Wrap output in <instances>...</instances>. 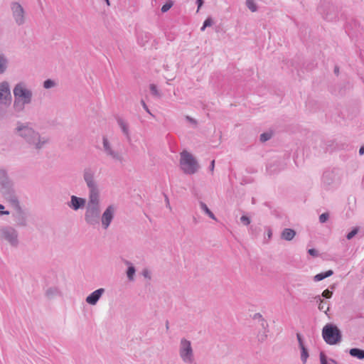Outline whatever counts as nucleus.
<instances>
[{"label":"nucleus","instance_id":"nucleus-9","mask_svg":"<svg viewBox=\"0 0 364 364\" xmlns=\"http://www.w3.org/2000/svg\"><path fill=\"white\" fill-rule=\"evenodd\" d=\"M102 150L105 155L114 162L119 164H124V157L122 153L114 148L107 136L102 137Z\"/></svg>","mask_w":364,"mask_h":364},{"label":"nucleus","instance_id":"nucleus-7","mask_svg":"<svg viewBox=\"0 0 364 364\" xmlns=\"http://www.w3.org/2000/svg\"><path fill=\"white\" fill-rule=\"evenodd\" d=\"M0 240L12 247H17L20 243L17 230L11 225L0 226Z\"/></svg>","mask_w":364,"mask_h":364},{"label":"nucleus","instance_id":"nucleus-21","mask_svg":"<svg viewBox=\"0 0 364 364\" xmlns=\"http://www.w3.org/2000/svg\"><path fill=\"white\" fill-rule=\"evenodd\" d=\"M296 235V232L291 228H284L282 232L281 237L287 241H291Z\"/></svg>","mask_w":364,"mask_h":364},{"label":"nucleus","instance_id":"nucleus-31","mask_svg":"<svg viewBox=\"0 0 364 364\" xmlns=\"http://www.w3.org/2000/svg\"><path fill=\"white\" fill-rule=\"evenodd\" d=\"M358 231H359V227L354 228L350 232H349L346 235V238L349 240H351L353 237H355L358 234Z\"/></svg>","mask_w":364,"mask_h":364},{"label":"nucleus","instance_id":"nucleus-22","mask_svg":"<svg viewBox=\"0 0 364 364\" xmlns=\"http://www.w3.org/2000/svg\"><path fill=\"white\" fill-rule=\"evenodd\" d=\"M9 65L8 58L3 54L0 55V75L4 74Z\"/></svg>","mask_w":364,"mask_h":364},{"label":"nucleus","instance_id":"nucleus-25","mask_svg":"<svg viewBox=\"0 0 364 364\" xmlns=\"http://www.w3.org/2000/svg\"><path fill=\"white\" fill-rule=\"evenodd\" d=\"M316 302L318 303V309L327 314V311L329 310V306H326V304L323 302V299L319 296L316 297Z\"/></svg>","mask_w":364,"mask_h":364},{"label":"nucleus","instance_id":"nucleus-56","mask_svg":"<svg viewBox=\"0 0 364 364\" xmlns=\"http://www.w3.org/2000/svg\"><path fill=\"white\" fill-rule=\"evenodd\" d=\"M166 328H168V323H166Z\"/></svg>","mask_w":364,"mask_h":364},{"label":"nucleus","instance_id":"nucleus-13","mask_svg":"<svg viewBox=\"0 0 364 364\" xmlns=\"http://www.w3.org/2000/svg\"><path fill=\"white\" fill-rule=\"evenodd\" d=\"M0 192L2 194L3 197L5 198V200L8 203H9V204L14 209L21 206L18 196H17L16 191L14 188V186L11 187L10 188H7L4 191H1Z\"/></svg>","mask_w":364,"mask_h":364},{"label":"nucleus","instance_id":"nucleus-4","mask_svg":"<svg viewBox=\"0 0 364 364\" xmlns=\"http://www.w3.org/2000/svg\"><path fill=\"white\" fill-rule=\"evenodd\" d=\"M178 356L184 364H196V359L192 343L190 340L181 338L178 348Z\"/></svg>","mask_w":364,"mask_h":364},{"label":"nucleus","instance_id":"nucleus-54","mask_svg":"<svg viewBox=\"0 0 364 364\" xmlns=\"http://www.w3.org/2000/svg\"><path fill=\"white\" fill-rule=\"evenodd\" d=\"M166 200L167 204L169 205V201H168V198L167 197H166Z\"/></svg>","mask_w":364,"mask_h":364},{"label":"nucleus","instance_id":"nucleus-17","mask_svg":"<svg viewBox=\"0 0 364 364\" xmlns=\"http://www.w3.org/2000/svg\"><path fill=\"white\" fill-rule=\"evenodd\" d=\"M13 186V182L10 180L7 172L4 169H0V191Z\"/></svg>","mask_w":364,"mask_h":364},{"label":"nucleus","instance_id":"nucleus-16","mask_svg":"<svg viewBox=\"0 0 364 364\" xmlns=\"http://www.w3.org/2000/svg\"><path fill=\"white\" fill-rule=\"evenodd\" d=\"M105 289L104 288H100L92 291L90 294H89L86 299V302L92 306H95L97 304L98 301L100 299L102 296L105 294Z\"/></svg>","mask_w":364,"mask_h":364},{"label":"nucleus","instance_id":"nucleus-20","mask_svg":"<svg viewBox=\"0 0 364 364\" xmlns=\"http://www.w3.org/2000/svg\"><path fill=\"white\" fill-rule=\"evenodd\" d=\"M326 9L333 10V6L328 3H323L318 9L319 12L322 14L324 18L331 20L333 18L329 16L328 12H326Z\"/></svg>","mask_w":364,"mask_h":364},{"label":"nucleus","instance_id":"nucleus-30","mask_svg":"<svg viewBox=\"0 0 364 364\" xmlns=\"http://www.w3.org/2000/svg\"><path fill=\"white\" fill-rule=\"evenodd\" d=\"M149 88H150V91L151 92V94L156 97H161V92H159V90H158L157 87L156 85L154 84H151L150 86H149Z\"/></svg>","mask_w":364,"mask_h":364},{"label":"nucleus","instance_id":"nucleus-49","mask_svg":"<svg viewBox=\"0 0 364 364\" xmlns=\"http://www.w3.org/2000/svg\"><path fill=\"white\" fill-rule=\"evenodd\" d=\"M197 4H198V10L202 6L203 4V0H197Z\"/></svg>","mask_w":364,"mask_h":364},{"label":"nucleus","instance_id":"nucleus-15","mask_svg":"<svg viewBox=\"0 0 364 364\" xmlns=\"http://www.w3.org/2000/svg\"><path fill=\"white\" fill-rule=\"evenodd\" d=\"M14 212L12 213V216L18 227H26L27 225L26 215L21 208V206L14 209Z\"/></svg>","mask_w":364,"mask_h":364},{"label":"nucleus","instance_id":"nucleus-47","mask_svg":"<svg viewBox=\"0 0 364 364\" xmlns=\"http://www.w3.org/2000/svg\"><path fill=\"white\" fill-rule=\"evenodd\" d=\"M143 40H145V38L143 37L141 38V35L138 37V43L141 45V46H144V42H143Z\"/></svg>","mask_w":364,"mask_h":364},{"label":"nucleus","instance_id":"nucleus-6","mask_svg":"<svg viewBox=\"0 0 364 364\" xmlns=\"http://www.w3.org/2000/svg\"><path fill=\"white\" fill-rule=\"evenodd\" d=\"M12 95L10 83L6 80L0 82V117L6 114V109L11 105Z\"/></svg>","mask_w":364,"mask_h":364},{"label":"nucleus","instance_id":"nucleus-50","mask_svg":"<svg viewBox=\"0 0 364 364\" xmlns=\"http://www.w3.org/2000/svg\"><path fill=\"white\" fill-rule=\"evenodd\" d=\"M214 167H215V161H214V160H213V161H211L210 165V167H209V168H210V170L211 171H213V170H214Z\"/></svg>","mask_w":364,"mask_h":364},{"label":"nucleus","instance_id":"nucleus-44","mask_svg":"<svg viewBox=\"0 0 364 364\" xmlns=\"http://www.w3.org/2000/svg\"><path fill=\"white\" fill-rule=\"evenodd\" d=\"M4 206L3 205L0 204V216L4 215H7L10 214L9 211L4 210Z\"/></svg>","mask_w":364,"mask_h":364},{"label":"nucleus","instance_id":"nucleus-40","mask_svg":"<svg viewBox=\"0 0 364 364\" xmlns=\"http://www.w3.org/2000/svg\"><path fill=\"white\" fill-rule=\"evenodd\" d=\"M186 119L189 123H191L193 127H196L197 126V121H196L195 119H193V118H192V117H189V116H186Z\"/></svg>","mask_w":364,"mask_h":364},{"label":"nucleus","instance_id":"nucleus-3","mask_svg":"<svg viewBox=\"0 0 364 364\" xmlns=\"http://www.w3.org/2000/svg\"><path fill=\"white\" fill-rule=\"evenodd\" d=\"M13 109L15 113L19 114L25 110L26 106L31 105L33 100L32 89L24 81L17 82L13 88Z\"/></svg>","mask_w":364,"mask_h":364},{"label":"nucleus","instance_id":"nucleus-34","mask_svg":"<svg viewBox=\"0 0 364 364\" xmlns=\"http://www.w3.org/2000/svg\"><path fill=\"white\" fill-rule=\"evenodd\" d=\"M329 218V214L328 213H323L319 216V222L321 223H326Z\"/></svg>","mask_w":364,"mask_h":364},{"label":"nucleus","instance_id":"nucleus-26","mask_svg":"<svg viewBox=\"0 0 364 364\" xmlns=\"http://www.w3.org/2000/svg\"><path fill=\"white\" fill-rule=\"evenodd\" d=\"M200 208L212 219L216 220L215 215L210 210L208 207L203 202L200 203Z\"/></svg>","mask_w":364,"mask_h":364},{"label":"nucleus","instance_id":"nucleus-36","mask_svg":"<svg viewBox=\"0 0 364 364\" xmlns=\"http://www.w3.org/2000/svg\"><path fill=\"white\" fill-rule=\"evenodd\" d=\"M58 293V291L56 288H50L46 291V294L48 296H54Z\"/></svg>","mask_w":364,"mask_h":364},{"label":"nucleus","instance_id":"nucleus-46","mask_svg":"<svg viewBox=\"0 0 364 364\" xmlns=\"http://www.w3.org/2000/svg\"><path fill=\"white\" fill-rule=\"evenodd\" d=\"M272 230L269 228H267V237L265 236L264 237V240L267 239V241H268V240H269L272 238Z\"/></svg>","mask_w":364,"mask_h":364},{"label":"nucleus","instance_id":"nucleus-2","mask_svg":"<svg viewBox=\"0 0 364 364\" xmlns=\"http://www.w3.org/2000/svg\"><path fill=\"white\" fill-rule=\"evenodd\" d=\"M14 133L36 150L42 149L50 142L49 136L41 135L30 122H17Z\"/></svg>","mask_w":364,"mask_h":364},{"label":"nucleus","instance_id":"nucleus-32","mask_svg":"<svg viewBox=\"0 0 364 364\" xmlns=\"http://www.w3.org/2000/svg\"><path fill=\"white\" fill-rule=\"evenodd\" d=\"M272 137V134L269 132H264L260 135V141L262 142H265L270 139Z\"/></svg>","mask_w":364,"mask_h":364},{"label":"nucleus","instance_id":"nucleus-55","mask_svg":"<svg viewBox=\"0 0 364 364\" xmlns=\"http://www.w3.org/2000/svg\"><path fill=\"white\" fill-rule=\"evenodd\" d=\"M105 1H106V3H107V5H109V0H105Z\"/></svg>","mask_w":364,"mask_h":364},{"label":"nucleus","instance_id":"nucleus-37","mask_svg":"<svg viewBox=\"0 0 364 364\" xmlns=\"http://www.w3.org/2000/svg\"><path fill=\"white\" fill-rule=\"evenodd\" d=\"M257 338H258V341H259L264 342L267 339V332L264 331L262 333H259L258 336H257Z\"/></svg>","mask_w":364,"mask_h":364},{"label":"nucleus","instance_id":"nucleus-29","mask_svg":"<svg viewBox=\"0 0 364 364\" xmlns=\"http://www.w3.org/2000/svg\"><path fill=\"white\" fill-rule=\"evenodd\" d=\"M246 6L252 12H255L257 10V6L254 0H246Z\"/></svg>","mask_w":364,"mask_h":364},{"label":"nucleus","instance_id":"nucleus-48","mask_svg":"<svg viewBox=\"0 0 364 364\" xmlns=\"http://www.w3.org/2000/svg\"><path fill=\"white\" fill-rule=\"evenodd\" d=\"M141 37L143 38L144 37L145 38V41H147L149 38H150V36L149 33H141Z\"/></svg>","mask_w":364,"mask_h":364},{"label":"nucleus","instance_id":"nucleus-28","mask_svg":"<svg viewBox=\"0 0 364 364\" xmlns=\"http://www.w3.org/2000/svg\"><path fill=\"white\" fill-rule=\"evenodd\" d=\"M58 83L56 81L51 79H48L43 82V86L45 89H51L56 87Z\"/></svg>","mask_w":364,"mask_h":364},{"label":"nucleus","instance_id":"nucleus-35","mask_svg":"<svg viewBox=\"0 0 364 364\" xmlns=\"http://www.w3.org/2000/svg\"><path fill=\"white\" fill-rule=\"evenodd\" d=\"M141 274L146 279H148L149 280L151 279V273L150 270L146 268L142 270Z\"/></svg>","mask_w":364,"mask_h":364},{"label":"nucleus","instance_id":"nucleus-43","mask_svg":"<svg viewBox=\"0 0 364 364\" xmlns=\"http://www.w3.org/2000/svg\"><path fill=\"white\" fill-rule=\"evenodd\" d=\"M296 338H297L299 348L301 347L302 346H304L302 336L300 333L296 334Z\"/></svg>","mask_w":364,"mask_h":364},{"label":"nucleus","instance_id":"nucleus-45","mask_svg":"<svg viewBox=\"0 0 364 364\" xmlns=\"http://www.w3.org/2000/svg\"><path fill=\"white\" fill-rule=\"evenodd\" d=\"M308 253H309L310 255L313 256V257H318V251H317L316 250H315V249H309V250H308Z\"/></svg>","mask_w":364,"mask_h":364},{"label":"nucleus","instance_id":"nucleus-42","mask_svg":"<svg viewBox=\"0 0 364 364\" xmlns=\"http://www.w3.org/2000/svg\"><path fill=\"white\" fill-rule=\"evenodd\" d=\"M141 104L147 113H149L151 116H154L143 100H141Z\"/></svg>","mask_w":364,"mask_h":364},{"label":"nucleus","instance_id":"nucleus-33","mask_svg":"<svg viewBox=\"0 0 364 364\" xmlns=\"http://www.w3.org/2000/svg\"><path fill=\"white\" fill-rule=\"evenodd\" d=\"M173 6V2L171 1H167L162 7H161V11L163 13H165L168 11Z\"/></svg>","mask_w":364,"mask_h":364},{"label":"nucleus","instance_id":"nucleus-41","mask_svg":"<svg viewBox=\"0 0 364 364\" xmlns=\"http://www.w3.org/2000/svg\"><path fill=\"white\" fill-rule=\"evenodd\" d=\"M213 20L210 17H208L205 19V21H204L203 24H204V27H208V26H211L213 25Z\"/></svg>","mask_w":364,"mask_h":364},{"label":"nucleus","instance_id":"nucleus-27","mask_svg":"<svg viewBox=\"0 0 364 364\" xmlns=\"http://www.w3.org/2000/svg\"><path fill=\"white\" fill-rule=\"evenodd\" d=\"M301 349V360L303 363H306L307 358H309V352L305 346H302L299 348Z\"/></svg>","mask_w":364,"mask_h":364},{"label":"nucleus","instance_id":"nucleus-18","mask_svg":"<svg viewBox=\"0 0 364 364\" xmlns=\"http://www.w3.org/2000/svg\"><path fill=\"white\" fill-rule=\"evenodd\" d=\"M117 122L120 127L123 134L126 136L127 139L129 141L131 140V135L129 132V123L122 117L117 118Z\"/></svg>","mask_w":364,"mask_h":364},{"label":"nucleus","instance_id":"nucleus-10","mask_svg":"<svg viewBox=\"0 0 364 364\" xmlns=\"http://www.w3.org/2000/svg\"><path fill=\"white\" fill-rule=\"evenodd\" d=\"M11 16L15 23L23 26L27 21V13L24 7L18 1H12L10 4Z\"/></svg>","mask_w":364,"mask_h":364},{"label":"nucleus","instance_id":"nucleus-19","mask_svg":"<svg viewBox=\"0 0 364 364\" xmlns=\"http://www.w3.org/2000/svg\"><path fill=\"white\" fill-rule=\"evenodd\" d=\"M124 263L125 265L127 266V269L126 272L127 279L129 281L133 282L134 280L136 269H135L134 266L133 265V264L129 260H125L124 262Z\"/></svg>","mask_w":364,"mask_h":364},{"label":"nucleus","instance_id":"nucleus-39","mask_svg":"<svg viewBox=\"0 0 364 364\" xmlns=\"http://www.w3.org/2000/svg\"><path fill=\"white\" fill-rule=\"evenodd\" d=\"M333 292L329 291L328 289H326L322 293V296L326 299H329L332 296Z\"/></svg>","mask_w":364,"mask_h":364},{"label":"nucleus","instance_id":"nucleus-38","mask_svg":"<svg viewBox=\"0 0 364 364\" xmlns=\"http://www.w3.org/2000/svg\"><path fill=\"white\" fill-rule=\"evenodd\" d=\"M240 221L245 225H248L251 222L250 218L246 215H242L240 218Z\"/></svg>","mask_w":364,"mask_h":364},{"label":"nucleus","instance_id":"nucleus-23","mask_svg":"<svg viewBox=\"0 0 364 364\" xmlns=\"http://www.w3.org/2000/svg\"><path fill=\"white\" fill-rule=\"evenodd\" d=\"M351 356L357 358L358 359H364V350L360 348H351L349 351Z\"/></svg>","mask_w":364,"mask_h":364},{"label":"nucleus","instance_id":"nucleus-24","mask_svg":"<svg viewBox=\"0 0 364 364\" xmlns=\"http://www.w3.org/2000/svg\"><path fill=\"white\" fill-rule=\"evenodd\" d=\"M333 270L330 269V270L326 271V272H321V273L317 274L316 275L314 276V280L315 282H319V281L324 279L325 278H327V277L333 275Z\"/></svg>","mask_w":364,"mask_h":364},{"label":"nucleus","instance_id":"nucleus-5","mask_svg":"<svg viewBox=\"0 0 364 364\" xmlns=\"http://www.w3.org/2000/svg\"><path fill=\"white\" fill-rule=\"evenodd\" d=\"M180 166L186 174L196 173L200 168L196 159L187 151H183L180 154Z\"/></svg>","mask_w":364,"mask_h":364},{"label":"nucleus","instance_id":"nucleus-8","mask_svg":"<svg viewBox=\"0 0 364 364\" xmlns=\"http://www.w3.org/2000/svg\"><path fill=\"white\" fill-rule=\"evenodd\" d=\"M322 336L325 342L329 345H336L342 340L341 331L333 323H327L323 326Z\"/></svg>","mask_w":364,"mask_h":364},{"label":"nucleus","instance_id":"nucleus-52","mask_svg":"<svg viewBox=\"0 0 364 364\" xmlns=\"http://www.w3.org/2000/svg\"><path fill=\"white\" fill-rule=\"evenodd\" d=\"M334 72H335L336 74L338 73V67H335Z\"/></svg>","mask_w":364,"mask_h":364},{"label":"nucleus","instance_id":"nucleus-51","mask_svg":"<svg viewBox=\"0 0 364 364\" xmlns=\"http://www.w3.org/2000/svg\"><path fill=\"white\" fill-rule=\"evenodd\" d=\"M359 154H360V155L364 154V146H362L360 148V149H359Z\"/></svg>","mask_w":364,"mask_h":364},{"label":"nucleus","instance_id":"nucleus-11","mask_svg":"<svg viewBox=\"0 0 364 364\" xmlns=\"http://www.w3.org/2000/svg\"><path fill=\"white\" fill-rule=\"evenodd\" d=\"M340 180L338 171L336 169L326 170L321 177V184L326 189H329L336 186Z\"/></svg>","mask_w":364,"mask_h":364},{"label":"nucleus","instance_id":"nucleus-1","mask_svg":"<svg viewBox=\"0 0 364 364\" xmlns=\"http://www.w3.org/2000/svg\"><path fill=\"white\" fill-rule=\"evenodd\" d=\"M82 178L88 191L84 220L87 225L95 227L100 225L102 212L101 189L94 168L91 167L84 168Z\"/></svg>","mask_w":364,"mask_h":364},{"label":"nucleus","instance_id":"nucleus-14","mask_svg":"<svg viewBox=\"0 0 364 364\" xmlns=\"http://www.w3.org/2000/svg\"><path fill=\"white\" fill-rule=\"evenodd\" d=\"M87 199L76 196H71L70 200L67 203V205L73 211H77L85 208Z\"/></svg>","mask_w":364,"mask_h":364},{"label":"nucleus","instance_id":"nucleus-12","mask_svg":"<svg viewBox=\"0 0 364 364\" xmlns=\"http://www.w3.org/2000/svg\"><path fill=\"white\" fill-rule=\"evenodd\" d=\"M116 211H117L116 205L111 204V205H109L105 209V210L103 211L102 213H101L100 223H101L102 228L104 230H107L110 226V224L112 223V222L114 218Z\"/></svg>","mask_w":364,"mask_h":364},{"label":"nucleus","instance_id":"nucleus-53","mask_svg":"<svg viewBox=\"0 0 364 364\" xmlns=\"http://www.w3.org/2000/svg\"><path fill=\"white\" fill-rule=\"evenodd\" d=\"M205 28L206 27H204V24H203V26L200 28L201 31H204Z\"/></svg>","mask_w":364,"mask_h":364}]
</instances>
